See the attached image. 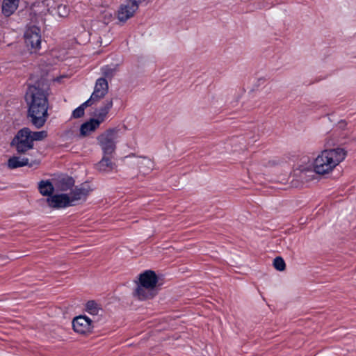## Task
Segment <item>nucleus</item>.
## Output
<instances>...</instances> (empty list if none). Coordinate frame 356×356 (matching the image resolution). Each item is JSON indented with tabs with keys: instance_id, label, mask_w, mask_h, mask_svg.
<instances>
[{
	"instance_id": "nucleus-23",
	"label": "nucleus",
	"mask_w": 356,
	"mask_h": 356,
	"mask_svg": "<svg viewBox=\"0 0 356 356\" xmlns=\"http://www.w3.org/2000/svg\"><path fill=\"white\" fill-rule=\"evenodd\" d=\"M47 136V133L45 131H31L30 130V137L33 143L35 141H39L44 139Z\"/></svg>"
},
{
	"instance_id": "nucleus-7",
	"label": "nucleus",
	"mask_w": 356,
	"mask_h": 356,
	"mask_svg": "<svg viewBox=\"0 0 356 356\" xmlns=\"http://www.w3.org/2000/svg\"><path fill=\"white\" fill-rule=\"evenodd\" d=\"M24 40L26 47L31 52H36L40 47V30L37 26L29 27L24 33Z\"/></svg>"
},
{
	"instance_id": "nucleus-9",
	"label": "nucleus",
	"mask_w": 356,
	"mask_h": 356,
	"mask_svg": "<svg viewBox=\"0 0 356 356\" xmlns=\"http://www.w3.org/2000/svg\"><path fill=\"white\" fill-rule=\"evenodd\" d=\"M157 293L158 289L136 283V287L133 292V296L139 300H146L153 298Z\"/></svg>"
},
{
	"instance_id": "nucleus-26",
	"label": "nucleus",
	"mask_w": 356,
	"mask_h": 356,
	"mask_svg": "<svg viewBox=\"0 0 356 356\" xmlns=\"http://www.w3.org/2000/svg\"><path fill=\"white\" fill-rule=\"evenodd\" d=\"M106 34L104 35V38L102 39L101 37H99V42L101 45L106 46L108 45L111 42V35L109 34L108 31H106Z\"/></svg>"
},
{
	"instance_id": "nucleus-14",
	"label": "nucleus",
	"mask_w": 356,
	"mask_h": 356,
	"mask_svg": "<svg viewBox=\"0 0 356 356\" xmlns=\"http://www.w3.org/2000/svg\"><path fill=\"white\" fill-rule=\"evenodd\" d=\"M33 163H38V162L33 161L30 163L28 158L22 156H13L8 160L7 165L10 169H15L26 165L32 166Z\"/></svg>"
},
{
	"instance_id": "nucleus-27",
	"label": "nucleus",
	"mask_w": 356,
	"mask_h": 356,
	"mask_svg": "<svg viewBox=\"0 0 356 356\" xmlns=\"http://www.w3.org/2000/svg\"><path fill=\"white\" fill-rule=\"evenodd\" d=\"M103 74L107 77H111L114 74V70L106 67L103 70Z\"/></svg>"
},
{
	"instance_id": "nucleus-16",
	"label": "nucleus",
	"mask_w": 356,
	"mask_h": 356,
	"mask_svg": "<svg viewBox=\"0 0 356 356\" xmlns=\"http://www.w3.org/2000/svg\"><path fill=\"white\" fill-rule=\"evenodd\" d=\"M112 106L113 101L111 99L106 100L102 106L95 111V116L96 117L95 119L101 124L104 121Z\"/></svg>"
},
{
	"instance_id": "nucleus-20",
	"label": "nucleus",
	"mask_w": 356,
	"mask_h": 356,
	"mask_svg": "<svg viewBox=\"0 0 356 356\" xmlns=\"http://www.w3.org/2000/svg\"><path fill=\"white\" fill-rule=\"evenodd\" d=\"M100 123L95 118L90 120V121L83 123L80 128L81 135L86 136L90 132L94 131L99 127Z\"/></svg>"
},
{
	"instance_id": "nucleus-21",
	"label": "nucleus",
	"mask_w": 356,
	"mask_h": 356,
	"mask_svg": "<svg viewBox=\"0 0 356 356\" xmlns=\"http://www.w3.org/2000/svg\"><path fill=\"white\" fill-rule=\"evenodd\" d=\"M38 189L43 196H51L54 191V187L49 180H42L38 184Z\"/></svg>"
},
{
	"instance_id": "nucleus-28",
	"label": "nucleus",
	"mask_w": 356,
	"mask_h": 356,
	"mask_svg": "<svg viewBox=\"0 0 356 356\" xmlns=\"http://www.w3.org/2000/svg\"><path fill=\"white\" fill-rule=\"evenodd\" d=\"M8 257H3V256H0V266L1 265H4L5 264H6L8 262Z\"/></svg>"
},
{
	"instance_id": "nucleus-29",
	"label": "nucleus",
	"mask_w": 356,
	"mask_h": 356,
	"mask_svg": "<svg viewBox=\"0 0 356 356\" xmlns=\"http://www.w3.org/2000/svg\"><path fill=\"white\" fill-rule=\"evenodd\" d=\"M132 2L137 3L138 6H139V4L141 3L145 0H131Z\"/></svg>"
},
{
	"instance_id": "nucleus-19",
	"label": "nucleus",
	"mask_w": 356,
	"mask_h": 356,
	"mask_svg": "<svg viewBox=\"0 0 356 356\" xmlns=\"http://www.w3.org/2000/svg\"><path fill=\"white\" fill-rule=\"evenodd\" d=\"M86 311L93 318L102 316L103 309L96 302L90 300L86 304Z\"/></svg>"
},
{
	"instance_id": "nucleus-10",
	"label": "nucleus",
	"mask_w": 356,
	"mask_h": 356,
	"mask_svg": "<svg viewBox=\"0 0 356 356\" xmlns=\"http://www.w3.org/2000/svg\"><path fill=\"white\" fill-rule=\"evenodd\" d=\"M137 3L128 0L125 3L122 4L118 11V18L120 22H124L132 17L138 10Z\"/></svg>"
},
{
	"instance_id": "nucleus-6",
	"label": "nucleus",
	"mask_w": 356,
	"mask_h": 356,
	"mask_svg": "<svg viewBox=\"0 0 356 356\" xmlns=\"http://www.w3.org/2000/svg\"><path fill=\"white\" fill-rule=\"evenodd\" d=\"M92 191L93 189L88 184L84 183L74 186L70 192L66 193L70 198L72 206H75L81 202H85Z\"/></svg>"
},
{
	"instance_id": "nucleus-18",
	"label": "nucleus",
	"mask_w": 356,
	"mask_h": 356,
	"mask_svg": "<svg viewBox=\"0 0 356 356\" xmlns=\"http://www.w3.org/2000/svg\"><path fill=\"white\" fill-rule=\"evenodd\" d=\"M74 186V180L70 177L60 179L56 186L58 191L65 192L64 193H67V191L70 192Z\"/></svg>"
},
{
	"instance_id": "nucleus-13",
	"label": "nucleus",
	"mask_w": 356,
	"mask_h": 356,
	"mask_svg": "<svg viewBox=\"0 0 356 356\" xmlns=\"http://www.w3.org/2000/svg\"><path fill=\"white\" fill-rule=\"evenodd\" d=\"M136 164L138 167L140 172L143 175L149 173L154 168V161L145 156L138 158Z\"/></svg>"
},
{
	"instance_id": "nucleus-3",
	"label": "nucleus",
	"mask_w": 356,
	"mask_h": 356,
	"mask_svg": "<svg viewBox=\"0 0 356 356\" xmlns=\"http://www.w3.org/2000/svg\"><path fill=\"white\" fill-rule=\"evenodd\" d=\"M118 134V129H108L97 138L104 155L111 156L115 153Z\"/></svg>"
},
{
	"instance_id": "nucleus-25",
	"label": "nucleus",
	"mask_w": 356,
	"mask_h": 356,
	"mask_svg": "<svg viewBox=\"0 0 356 356\" xmlns=\"http://www.w3.org/2000/svg\"><path fill=\"white\" fill-rule=\"evenodd\" d=\"M58 15L61 17H65L70 13V9L66 5L60 4L57 8Z\"/></svg>"
},
{
	"instance_id": "nucleus-17",
	"label": "nucleus",
	"mask_w": 356,
	"mask_h": 356,
	"mask_svg": "<svg viewBox=\"0 0 356 356\" xmlns=\"http://www.w3.org/2000/svg\"><path fill=\"white\" fill-rule=\"evenodd\" d=\"M115 167V163H113L108 156L105 155H104L102 160L96 165L97 170L101 172H109L114 170Z\"/></svg>"
},
{
	"instance_id": "nucleus-1",
	"label": "nucleus",
	"mask_w": 356,
	"mask_h": 356,
	"mask_svg": "<svg viewBox=\"0 0 356 356\" xmlns=\"http://www.w3.org/2000/svg\"><path fill=\"white\" fill-rule=\"evenodd\" d=\"M49 85L44 80H40L30 86L26 93L28 105V117L36 128L42 127L49 117L48 108Z\"/></svg>"
},
{
	"instance_id": "nucleus-24",
	"label": "nucleus",
	"mask_w": 356,
	"mask_h": 356,
	"mask_svg": "<svg viewBox=\"0 0 356 356\" xmlns=\"http://www.w3.org/2000/svg\"><path fill=\"white\" fill-rule=\"evenodd\" d=\"M273 266L276 270L283 271L286 268V264L281 257H277L274 259Z\"/></svg>"
},
{
	"instance_id": "nucleus-4",
	"label": "nucleus",
	"mask_w": 356,
	"mask_h": 356,
	"mask_svg": "<svg viewBox=\"0 0 356 356\" xmlns=\"http://www.w3.org/2000/svg\"><path fill=\"white\" fill-rule=\"evenodd\" d=\"M11 146L15 147L19 154H24L33 149V143L30 137V129L25 127L19 130L12 140Z\"/></svg>"
},
{
	"instance_id": "nucleus-11",
	"label": "nucleus",
	"mask_w": 356,
	"mask_h": 356,
	"mask_svg": "<svg viewBox=\"0 0 356 356\" xmlns=\"http://www.w3.org/2000/svg\"><path fill=\"white\" fill-rule=\"evenodd\" d=\"M48 205L53 209H61L72 207L67 193L56 194L47 199Z\"/></svg>"
},
{
	"instance_id": "nucleus-22",
	"label": "nucleus",
	"mask_w": 356,
	"mask_h": 356,
	"mask_svg": "<svg viewBox=\"0 0 356 356\" xmlns=\"http://www.w3.org/2000/svg\"><path fill=\"white\" fill-rule=\"evenodd\" d=\"M91 105H92V104L88 99L86 102L83 103L81 106L73 111L72 117L74 118H79L83 117L85 113V108Z\"/></svg>"
},
{
	"instance_id": "nucleus-5",
	"label": "nucleus",
	"mask_w": 356,
	"mask_h": 356,
	"mask_svg": "<svg viewBox=\"0 0 356 356\" xmlns=\"http://www.w3.org/2000/svg\"><path fill=\"white\" fill-rule=\"evenodd\" d=\"M95 321V319H92L86 315L76 316L72 322L73 330L79 334L87 336L92 332Z\"/></svg>"
},
{
	"instance_id": "nucleus-2",
	"label": "nucleus",
	"mask_w": 356,
	"mask_h": 356,
	"mask_svg": "<svg viewBox=\"0 0 356 356\" xmlns=\"http://www.w3.org/2000/svg\"><path fill=\"white\" fill-rule=\"evenodd\" d=\"M347 155L343 148L326 149L321 152L314 161V171L318 175H325L332 172Z\"/></svg>"
},
{
	"instance_id": "nucleus-15",
	"label": "nucleus",
	"mask_w": 356,
	"mask_h": 356,
	"mask_svg": "<svg viewBox=\"0 0 356 356\" xmlns=\"http://www.w3.org/2000/svg\"><path fill=\"white\" fill-rule=\"evenodd\" d=\"M19 0H3L1 12L5 17H9L14 13L19 6Z\"/></svg>"
},
{
	"instance_id": "nucleus-8",
	"label": "nucleus",
	"mask_w": 356,
	"mask_h": 356,
	"mask_svg": "<svg viewBox=\"0 0 356 356\" xmlns=\"http://www.w3.org/2000/svg\"><path fill=\"white\" fill-rule=\"evenodd\" d=\"M108 90V81L105 78H99L97 80L94 91L88 99L92 104L103 99Z\"/></svg>"
},
{
	"instance_id": "nucleus-12",
	"label": "nucleus",
	"mask_w": 356,
	"mask_h": 356,
	"mask_svg": "<svg viewBox=\"0 0 356 356\" xmlns=\"http://www.w3.org/2000/svg\"><path fill=\"white\" fill-rule=\"evenodd\" d=\"M136 283L157 289L158 277L154 271L150 270H145L144 273L139 275L138 280L136 281Z\"/></svg>"
}]
</instances>
